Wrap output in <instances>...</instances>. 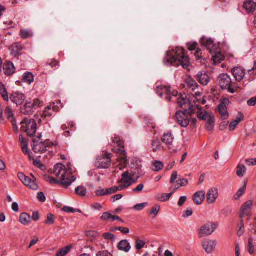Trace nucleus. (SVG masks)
Returning a JSON list of instances; mask_svg holds the SVG:
<instances>
[{"mask_svg":"<svg viewBox=\"0 0 256 256\" xmlns=\"http://www.w3.org/2000/svg\"><path fill=\"white\" fill-rule=\"evenodd\" d=\"M10 100L17 105H21L26 100V96L22 92H16L10 95Z\"/></svg>","mask_w":256,"mask_h":256,"instance_id":"a211bd4d","label":"nucleus"},{"mask_svg":"<svg viewBox=\"0 0 256 256\" xmlns=\"http://www.w3.org/2000/svg\"><path fill=\"white\" fill-rule=\"evenodd\" d=\"M148 204V202H143L137 204L134 206V209L136 210H143Z\"/></svg>","mask_w":256,"mask_h":256,"instance_id":"4d7b16f0","label":"nucleus"},{"mask_svg":"<svg viewBox=\"0 0 256 256\" xmlns=\"http://www.w3.org/2000/svg\"><path fill=\"white\" fill-rule=\"evenodd\" d=\"M54 216L52 214H48L44 223L47 225H52L54 224Z\"/></svg>","mask_w":256,"mask_h":256,"instance_id":"de8ad7c7","label":"nucleus"},{"mask_svg":"<svg viewBox=\"0 0 256 256\" xmlns=\"http://www.w3.org/2000/svg\"><path fill=\"white\" fill-rule=\"evenodd\" d=\"M217 227V224L213 222H210L204 224L198 230L199 238H201L212 234Z\"/></svg>","mask_w":256,"mask_h":256,"instance_id":"1a4fd4ad","label":"nucleus"},{"mask_svg":"<svg viewBox=\"0 0 256 256\" xmlns=\"http://www.w3.org/2000/svg\"><path fill=\"white\" fill-rule=\"evenodd\" d=\"M32 178L27 176L22 172L18 174V177L20 180L27 187L32 190H37L38 186L36 182V178L31 174Z\"/></svg>","mask_w":256,"mask_h":256,"instance_id":"6e6552de","label":"nucleus"},{"mask_svg":"<svg viewBox=\"0 0 256 256\" xmlns=\"http://www.w3.org/2000/svg\"><path fill=\"white\" fill-rule=\"evenodd\" d=\"M187 46H188V50L190 51H192L196 49V46H197V43L196 42H194L192 43L188 42L187 44Z\"/></svg>","mask_w":256,"mask_h":256,"instance_id":"052dcab7","label":"nucleus"},{"mask_svg":"<svg viewBox=\"0 0 256 256\" xmlns=\"http://www.w3.org/2000/svg\"><path fill=\"white\" fill-rule=\"evenodd\" d=\"M43 104V101L38 98L26 101L22 110V112L26 115L32 114L36 110L42 106Z\"/></svg>","mask_w":256,"mask_h":256,"instance_id":"39448f33","label":"nucleus"},{"mask_svg":"<svg viewBox=\"0 0 256 256\" xmlns=\"http://www.w3.org/2000/svg\"><path fill=\"white\" fill-rule=\"evenodd\" d=\"M86 234L89 238H97L99 236L100 234L96 231L89 230L86 232Z\"/></svg>","mask_w":256,"mask_h":256,"instance_id":"603ef678","label":"nucleus"},{"mask_svg":"<svg viewBox=\"0 0 256 256\" xmlns=\"http://www.w3.org/2000/svg\"><path fill=\"white\" fill-rule=\"evenodd\" d=\"M20 36L23 39H26L33 36L32 30L26 29H21L20 32Z\"/></svg>","mask_w":256,"mask_h":256,"instance_id":"e433bc0d","label":"nucleus"},{"mask_svg":"<svg viewBox=\"0 0 256 256\" xmlns=\"http://www.w3.org/2000/svg\"><path fill=\"white\" fill-rule=\"evenodd\" d=\"M75 192L78 195L84 196L86 195L87 191L85 188L79 186L76 188Z\"/></svg>","mask_w":256,"mask_h":256,"instance_id":"a19ab883","label":"nucleus"},{"mask_svg":"<svg viewBox=\"0 0 256 256\" xmlns=\"http://www.w3.org/2000/svg\"><path fill=\"white\" fill-rule=\"evenodd\" d=\"M30 220V216L26 213H22L20 215V222L23 224H28Z\"/></svg>","mask_w":256,"mask_h":256,"instance_id":"c9c22d12","label":"nucleus"},{"mask_svg":"<svg viewBox=\"0 0 256 256\" xmlns=\"http://www.w3.org/2000/svg\"><path fill=\"white\" fill-rule=\"evenodd\" d=\"M206 128L208 130L212 132L214 130L215 120L214 116L210 114L206 118Z\"/></svg>","mask_w":256,"mask_h":256,"instance_id":"473e14b6","label":"nucleus"},{"mask_svg":"<svg viewBox=\"0 0 256 256\" xmlns=\"http://www.w3.org/2000/svg\"><path fill=\"white\" fill-rule=\"evenodd\" d=\"M200 52L201 50L200 48H197L194 55L196 56V60H200V62H202V61H200V60L202 58V53Z\"/></svg>","mask_w":256,"mask_h":256,"instance_id":"680f3d73","label":"nucleus"},{"mask_svg":"<svg viewBox=\"0 0 256 256\" xmlns=\"http://www.w3.org/2000/svg\"><path fill=\"white\" fill-rule=\"evenodd\" d=\"M3 68L4 74L8 76L14 74L16 70L14 64L11 62H5L3 66Z\"/></svg>","mask_w":256,"mask_h":256,"instance_id":"5701e85b","label":"nucleus"},{"mask_svg":"<svg viewBox=\"0 0 256 256\" xmlns=\"http://www.w3.org/2000/svg\"><path fill=\"white\" fill-rule=\"evenodd\" d=\"M102 236L105 240L111 242H114L116 240L114 235L110 232H106Z\"/></svg>","mask_w":256,"mask_h":256,"instance_id":"09e8293b","label":"nucleus"},{"mask_svg":"<svg viewBox=\"0 0 256 256\" xmlns=\"http://www.w3.org/2000/svg\"><path fill=\"white\" fill-rule=\"evenodd\" d=\"M62 210L64 212H68V213H74L76 212H80V210H79L78 209H74L72 207H70L68 206H64L62 208Z\"/></svg>","mask_w":256,"mask_h":256,"instance_id":"8fccbe9b","label":"nucleus"},{"mask_svg":"<svg viewBox=\"0 0 256 256\" xmlns=\"http://www.w3.org/2000/svg\"><path fill=\"white\" fill-rule=\"evenodd\" d=\"M196 79L202 86H206L209 83L210 78L208 74L204 71L199 72L196 74Z\"/></svg>","mask_w":256,"mask_h":256,"instance_id":"412c9836","label":"nucleus"},{"mask_svg":"<svg viewBox=\"0 0 256 256\" xmlns=\"http://www.w3.org/2000/svg\"><path fill=\"white\" fill-rule=\"evenodd\" d=\"M252 202L251 200L246 202L242 206L240 210V218L242 220L245 216H249L251 213Z\"/></svg>","mask_w":256,"mask_h":256,"instance_id":"dca6fc26","label":"nucleus"},{"mask_svg":"<svg viewBox=\"0 0 256 256\" xmlns=\"http://www.w3.org/2000/svg\"><path fill=\"white\" fill-rule=\"evenodd\" d=\"M46 180L50 184H58L60 185V180H56L55 178H52V176H48L46 177Z\"/></svg>","mask_w":256,"mask_h":256,"instance_id":"6e6d98bb","label":"nucleus"},{"mask_svg":"<svg viewBox=\"0 0 256 256\" xmlns=\"http://www.w3.org/2000/svg\"><path fill=\"white\" fill-rule=\"evenodd\" d=\"M243 8L248 13H252L256 10V4L252 0L244 2Z\"/></svg>","mask_w":256,"mask_h":256,"instance_id":"bb28decb","label":"nucleus"},{"mask_svg":"<svg viewBox=\"0 0 256 256\" xmlns=\"http://www.w3.org/2000/svg\"><path fill=\"white\" fill-rule=\"evenodd\" d=\"M162 148V144L158 140H155L152 141V148L154 152H156L160 150Z\"/></svg>","mask_w":256,"mask_h":256,"instance_id":"4c0bfd02","label":"nucleus"},{"mask_svg":"<svg viewBox=\"0 0 256 256\" xmlns=\"http://www.w3.org/2000/svg\"><path fill=\"white\" fill-rule=\"evenodd\" d=\"M202 244L206 252L208 254H211L215 248L217 242L216 240L205 239L202 241Z\"/></svg>","mask_w":256,"mask_h":256,"instance_id":"f3484780","label":"nucleus"},{"mask_svg":"<svg viewBox=\"0 0 256 256\" xmlns=\"http://www.w3.org/2000/svg\"><path fill=\"white\" fill-rule=\"evenodd\" d=\"M174 140V136L170 132H169L165 133L162 138V142L167 145L172 144Z\"/></svg>","mask_w":256,"mask_h":256,"instance_id":"2f4dec72","label":"nucleus"},{"mask_svg":"<svg viewBox=\"0 0 256 256\" xmlns=\"http://www.w3.org/2000/svg\"><path fill=\"white\" fill-rule=\"evenodd\" d=\"M239 229L238 231V236H242L244 233V220H241L240 224L238 225Z\"/></svg>","mask_w":256,"mask_h":256,"instance_id":"864d4df0","label":"nucleus"},{"mask_svg":"<svg viewBox=\"0 0 256 256\" xmlns=\"http://www.w3.org/2000/svg\"><path fill=\"white\" fill-rule=\"evenodd\" d=\"M188 182V181L186 178L180 179L176 181V184L178 186V187H182L187 185Z\"/></svg>","mask_w":256,"mask_h":256,"instance_id":"13d9d810","label":"nucleus"},{"mask_svg":"<svg viewBox=\"0 0 256 256\" xmlns=\"http://www.w3.org/2000/svg\"><path fill=\"white\" fill-rule=\"evenodd\" d=\"M112 214L108 212H104L101 216V219L102 220H106L112 218Z\"/></svg>","mask_w":256,"mask_h":256,"instance_id":"0e129e2a","label":"nucleus"},{"mask_svg":"<svg viewBox=\"0 0 256 256\" xmlns=\"http://www.w3.org/2000/svg\"><path fill=\"white\" fill-rule=\"evenodd\" d=\"M164 63L166 66H182L184 68L187 69L190 65V60L188 56H186L183 48L176 47L167 52Z\"/></svg>","mask_w":256,"mask_h":256,"instance_id":"f257e3e1","label":"nucleus"},{"mask_svg":"<svg viewBox=\"0 0 256 256\" xmlns=\"http://www.w3.org/2000/svg\"><path fill=\"white\" fill-rule=\"evenodd\" d=\"M160 206L159 204H156L155 206L152 208L150 212V214L153 216V218H156L160 210Z\"/></svg>","mask_w":256,"mask_h":256,"instance_id":"a18cd8bd","label":"nucleus"},{"mask_svg":"<svg viewBox=\"0 0 256 256\" xmlns=\"http://www.w3.org/2000/svg\"><path fill=\"white\" fill-rule=\"evenodd\" d=\"M246 183L244 186L242 188H240L236 194L234 196V198L235 200H238V198H240V196H242L244 194L246 190Z\"/></svg>","mask_w":256,"mask_h":256,"instance_id":"c03bdc74","label":"nucleus"},{"mask_svg":"<svg viewBox=\"0 0 256 256\" xmlns=\"http://www.w3.org/2000/svg\"><path fill=\"white\" fill-rule=\"evenodd\" d=\"M230 102L228 98H223L221 100V103L218 106V110L221 117L224 120H226L228 116L226 104Z\"/></svg>","mask_w":256,"mask_h":256,"instance_id":"2eb2a0df","label":"nucleus"},{"mask_svg":"<svg viewBox=\"0 0 256 256\" xmlns=\"http://www.w3.org/2000/svg\"><path fill=\"white\" fill-rule=\"evenodd\" d=\"M218 196V190L216 188H210L206 194V200L208 204L214 203Z\"/></svg>","mask_w":256,"mask_h":256,"instance_id":"6ab92c4d","label":"nucleus"},{"mask_svg":"<svg viewBox=\"0 0 256 256\" xmlns=\"http://www.w3.org/2000/svg\"><path fill=\"white\" fill-rule=\"evenodd\" d=\"M145 244L144 240H137L136 242V248L137 250H140L144 246Z\"/></svg>","mask_w":256,"mask_h":256,"instance_id":"5fc2aeb1","label":"nucleus"},{"mask_svg":"<svg viewBox=\"0 0 256 256\" xmlns=\"http://www.w3.org/2000/svg\"><path fill=\"white\" fill-rule=\"evenodd\" d=\"M219 84L222 90H226L230 94H234L238 88L236 82H232L230 77L226 74H221L218 77Z\"/></svg>","mask_w":256,"mask_h":256,"instance_id":"7ed1b4c3","label":"nucleus"},{"mask_svg":"<svg viewBox=\"0 0 256 256\" xmlns=\"http://www.w3.org/2000/svg\"><path fill=\"white\" fill-rule=\"evenodd\" d=\"M156 93L160 97L165 96V99L168 101L172 100L178 94V92L172 90L171 88L165 86H158L156 90Z\"/></svg>","mask_w":256,"mask_h":256,"instance_id":"423d86ee","label":"nucleus"},{"mask_svg":"<svg viewBox=\"0 0 256 256\" xmlns=\"http://www.w3.org/2000/svg\"><path fill=\"white\" fill-rule=\"evenodd\" d=\"M194 106L196 110L194 111V114L196 112L197 116L200 120H206V118L209 116L207 112L204 110H203L197 106Z\"/></svg>","mask_w":256,"mask_h":256,"instance_id":"a878e982","label":"nucleus"},{"mask_svg":"<svg viewBox=\"0 0 256 256\" xmlns=\"http://www.w3.org/2000/svg\"><path fill=\"white\" fill-rule=\"evenodd\" d=\"M246 172L244 166L238 164L237 166L236 174L238 177H242Z\"/></svg>","mask_w":256,"mask_h":256,"instance_id":"ea45409f","label":"nucleus"},{"mask_svg":"<svg viewBox=\"0 0 256 256\" xmlns=\"http://www.w3.org/2000/svg\"><path fill=\"white\" fill-rule=\"evenodd\" d=\"M172 193L170 194H164L160 196L158 198V200L160 202H166L172 196Z\"/></svg>","mask_w":256,"mask_h":256,"instance_id":"3c124183","label":"nucleus"},{"mask_svg":"<svg viewBox=\"0 0 256 256\" xmlns=\"http://www.w3.org/2000/svg\"><path fill=\"white\" fill-rule=\"evenodd\" d=\"M0 93L4 100L8 102V94L4 85L2 83H0Z\"/></svg>","mask_w":256,"mask_h":256,"instance_id":"58836bf2","label":"nucleus"},{"mask_svg":"<svg viewBox=\"0 0 256 256\" xmlns=\"http://www.w3.org/2000/svg\"><path fill=\"white\" fill-rule=\"evenodd\" d=\"M232 74L238 82H240L245 75V70L240 67H235L232 70Z\"/></svg>","mask_w":256,"mask_h":256,"instance_id":"4be33fe9","label":"nucleus"},{"mask_svg":"<svg viewBox=\"0 0 256 256\" xmlns=\"http://www.w3.org/2000/svg\"><path fill=\"white\" fill-rule=\"evenodd\" d=\"M20 130L30 137L34 136L37 130V124L36 121L33 118H24L20 122Z\"/></svg>","mask_w":256,"mask_h":256,"instance_id":"20e7f679","label":"nucleus"},{"mask_svg":"<svg viewBox=\"0 0 256 256\" xmlns=\"http://www.w3.org/2000/svg\"><path fill=\"white\" fill-rule=\"evenodd\" d=\"M176 118L178 123L183 128L188 126L190 122L188 116L182 111H178L176 114Z\"/></svg>","mask_w":256,"mask_h":256,"instance_id":"ddd939ff","label":"nucleus"},{"mask_svg":"<svg viewBox=\"0 0 256 256\" xmlns=\"http://www.w3.org/2000/svg\"><path fill=\"white\" fill-rule=\"evenodd\" d=\"M110 154H104L98 157L95 164L100 168H108L111 164V158Z\"/></svg>","mask_w":256,"mask_h":256,"instance_id":"9b49d317","label":"nucleus"},{"mask_svg":"<svg viewBox=\"0 0 256 256\" xmlns=\"http://www.w3.org/2000/svg\"><path fill=\"white\" fill-rule=\"evenodd\" d=\"M248 104L250 106H254L256 104V96L250 98L248 101Z\"/></svg>","mask_w":256,"mask_h":256,"instance_id":"338daca9","label":"nucleus"},{"mask_svg":"<svg viewBox=\"0 0 256 256\" xmlns=\"http://www.w3.org/2000/svg\"><path fill=\"white\" fill-rule=\"evenodd\" d=\"M202 46L207 48L210 53L212 52L216 49V46L212 38H207L204 36L201 38L200 40Z\"/></svg>","mask_w":256,"mask_h":256,"instance_id":"4468645a","label":"nucleus"},{"mask_svg":"<svg viewBox=\"0 0 256 256\" xmlns=\"http://www.w3.org/2000/svg\"><path fill=\"white\" fill-rule=\"evenodd\" d=\"M96 194L98 196H103L107 195L106 190L100 188L96 190Z\"/></svg>","mask_w":256,"mask_h":256,"instance_id":"e2e57ef3","label":"nucleus"},{"mask_svg":"<svg viewBox=\"0 0 256 256\" xmlns=\"http://www.w3.org/2000/svg\"><path fill=\"white\" fill-rule=\"evenodd\" d=\"M75 170H72L71 164L67 165V168L61 164H56L54 169V174L60 180V185L66 188L69 186L76 178L72 175Z\"/></svg>","mask_w":256,"mask_h":256,"instance_id":"f03ea898","label":"nucleus"},{"mask_svg":"<svg viewBox=\"0 0 256 256\" xmlns=\"http://www.w3.org/2000/svg\"><path fill=\"white\" fill-rule=\"evenodd\" d=\"M23 46L18 43H16L12 45L10 49L12 52V54L16 55L20 54V52L23 50Z\"/></svg>","mask_w":256,"mask_h":256,"instance_id":"f704fd0d","label":"nucleus"},{"mask_svg":"<svg viewBox=\"0 0 256 256\" xmlns=\"http://www.w3.org/2000/svg\"><path fill=\"white\" fill-rule=\"evenodd\" d=\"M205 198V192L203 190L198 191L195 193L193 196V200L197 205L202 204Z\"/></svg>","mask_w":256,"mask_h":256,"instance_id":"393cba45","label":"nucleus"},{"mask_svg":"<svg viewBox=\"0 0 256 256\" xmlns=\"http://www.w3.org/2000/svg\"><path fill=\"white\" fill-rule=\"evenodd\" d=\"M96 256H112V255L107 251L99 252Z\"/></svg>","mask_w":256,"mask_h":256,"instance_id":"774afa93","label":"nucleus"},{"mask_svg":"<svg viewBox=\"0 0 256 256\" xmlns=\"http://www.w3.org/2000/svg\"><path fill=\"white\" fill-rule=\"evenodd\" d=\"M19 140L20 142L22 150L24 154H27L30 159H32V154L30 150H28V141L22 134L19 136Z\"/></svg>","mask_w":256,"mask_h":256,"instance_id":"aec40b11","label":"nucleus"},{"mask_svg":"<svg viewBox=\"0 0 256 256\" xmlns=\"http://www.w3.org/2000/svg\"><path fill=\"white\" fill-rule=\"evenodd\" d=\"M224 60V57L220 52H214L212 56V60L214 65L218 64Z\"/></svg>","mask_w":256,"mask_h":256,"instance_id":"72a5a7b5","label":"nucleus"},{"mask_svg":"<svg viewBox=\"0 0 256 256\" xmlns=\"http://www.w3.org/2000/svg\"><path fill=\"white\" fill-rule=\"evenodd\" d=\"M175 98V100L173 99L172 100H176L178 105L184 110H186L188 113L190 115L194 112V111L196 110L195 106L190 104L188 99L182 96V95L180 96L178 98L176 97Z\"/></svg>","mask_w":256,"mask_h":256,"instance_id":"9d476101","label":"nucleus"},{"mask_svg":"<svg viewBox=\"0 0 256 256\" xmlns=\"http://www.w3.org/2000/svg\"><path fill=\"white\" fill-rule=\"evenodd\" d=\"M134 174L128 171L125 172L122 174V178L119 182L127 188L134 182Z\"/></svg>","mask_w":256,"mask_h":256,"instance_id":"f8f14e48","label":"nucleus"},{"mask_svg":"<svg viewBox=\"0 0 256 256\" xmlns=\"http://www.w3.org/2000/svg\"><path fill=\"white\" fill-rule=\"evenodd\" d=\"M248 72L250 74L251 76H255L256 75V61L254 62V65L253 68L248 70Z\"/></svg>","mask_w":256,"mask_h":256,"instance_id":"69168bd1","label":"nucleus"},{"mask_svg":"<svg viewBox=\"0 0 256 256\" xmlns=\"http://www.w3.org/2000/svg\"><path fill=\"white\" fill-rule=\"evenodd\" d=\"M54 106H48L41 113V117L42 118L49 120L54 115Z\"/></svg>","mask_w":256,"mask_h":256,"instance_id":"b1692460","label":"nucleus"},{"mask_svg":"<svg viewBox=\"0 0 256 256\" xmlns=\"http://www.w3.org/2000/svg\"><path fill=\"white\" fill-rule=\"evenodd\" d=\"M22 81L24 83L30 84L34 81V76L30 72H26L22 76Z\"/></svg>","mask_w":256,"mask_h":256,"instance_id":"7c9ffc66","label":"nucleus"},{"mask_svg":"<svg viewBox=\"0 0 256 256\" xmlns=\"http://www.w3.org/2000/svg\"><path fill=\"white\" fill-rule=\"evenodd\" d=\"M33 163L36 166L41 169L42 170H44L45 168L44 166L41 163L40 160H34Z\"/></svg>","mask_w":256,"mask_h":256,"instance_id":"bf43d9fd","label":"nucleus"},{"mask_svg":"<svg viewBox=\"0 0 256 256\" xmlns=\"http://www.w3.org/2000/svg\"><path fill=\"white\" fill-rule=\"evenodd\" d=\"M71 248L70 246H67L65 248H62V249L58 250L56 253V256H66L68 252L70 250Z\"/></svg>","mask_w":256,"mask_h":256,"instance_id":"37998d69","label":"nucleus"},{"mask_svg":"<svg viewBox=\"0 0 256 256\" xmlns=\"http://www.w3.org/2000/svg\"><path fill=\"white\" fill-rule=\"evenodd\" d=\"M185 82L187 86L192 91L197 89L198 86L196 81L190 76L186 78Z\"/></svg>","mask_w":256,"mask_h":256,"instance_id":"cd10ccee","label":"nucleus"},{"mask_svg":"<svg viewBox=\"0 0 256 256\" xmlns=\"http://www.w3.org/2000/svg\"><path fill=\"white\" fill-rule=\"evenodd\" d=\"M153 170L155 172H158L162 169L164 164L160 161H155L153 163Z\"/></svg>","mask_w":256,"mask_h":256,"instance_id":"79ce46f5","label":"nucleus"},{"mask_svg":"<svg viewBox=\"0 0 256 256\" xmlns=\"http://www.w3.org/2000/svg\"><path fill=\"white\" fill-rule=\"evenodd\" d=\"M238 114L240 115V117L236 118V120L230 122L229 126V130L230 131H234L238 124L244 119V116L241 112H239Z\"/></svg>","mask_w":256,"mask_h":256,"instance_id":"c756f323","label":"nucleus"},{"mask_svg":"<svg viewBox=\"0 0 256 256\" xmlns=\"http://www.w3.org/2000/svg\"><path fill=\"white\" fill-rule=\"evenodd\" d=\"M118 248L120 250L128 252L130 250L131 246L127 240H122L118 244Z\"/></svg>","mask_w":256,"mask_h":256,"instance_id":"c85d7f7f","label":"nucleus"},{"mask_svg":"<svg viewBox=\"0 0 256 256\" xmlns=\"http://www.w3.org/2000/svg\"><path fill=\"white\" fill-rule=\"evenodd\" d=\"M5 113H6V115L7 116V118H8V120L11 122L12 121H14V116H13V114H12V110H11V109L8 108V107H6V110H5Z\"/></svg>","mask_w":256,"mask_h":256,"instance_id":"49530a36","label":"nucleus"},{"mask_svg":"<svg viewBox=\"0 0 256 256\" xmlns=\"http://www.w3.org/2000/svg\"><path fill=\"white\" fill-rule=\"evenodd\" d=\"M57 142H51L50 140H46L44 142H39L34 140L32 144V149L35 153H44L46 150V148L51 146H58Z\"/></svg>","mask_w":256,"mask_h":256,"instance_id":"0eeeda50","label":"nucleus"}]
</instances>
